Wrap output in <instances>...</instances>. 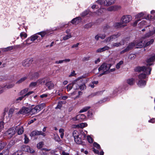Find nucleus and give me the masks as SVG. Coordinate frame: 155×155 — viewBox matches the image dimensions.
Returning a JSON list of instances; mask_svg holds the SVG:
<instances>
[{
    "label": "nucleus",
    "mask_w": 155,
    "mask_h": 155,
    "mask_svg": "<svg viewBox=\"0 0 155 155\" xmlns=\"http://www.w3.org/2000/svg\"><path fill=\"white\" fill-rule=\"evenodd\" d=\"M34 93L33 91H29L27 94H25V95L22 96V95L21 97H19L18 98H17L16 99V101H17V102H19V101H21L22 100V99L24 98L25 97H27L28 96L30 95L33 94Z\"/></svg>",
    "instance_id": "14"
},
{
    "label": "nucleus",
    "mask_w": 155,
    "mask_h": 155,
    "mask_svg": "<svg viewBox=\"0 0 155 155\" xmlns=\"http://www.w3.org/2000/svg\"><path fill=\"white\" fill-rule=\"evenodd\" d=\"M134 82V80L133 78L129 79L127 80V83L130 85H133Z\"/></svg>",
    "instance_id": "33"
},
{
    "label": "nucleus",
    "mask_w": 155,
    "mask_h": 155,
    "mask_svg": "<svg viewBox=\"0 0 155 155\" xmlns=\"http://www.w3.org/2000/svg\"><path fill=\"white\" fill-rule=\"evenodd\" d=\"M29 112L31 113V107H23L18 112V114H28Z\"/></svg>",
    "instance_id": "6"
},
{
    "label": "nucleus",
    "mask_w": 155,
    "mask_h": 155,
    "mask_svg": "<svg viewBox=\"0 0 155 155\" xmlns=\"http://www.w3.org/2000/svg\"><path fill=\"white\" fill-rule=\"evenodd\" d=\"M87 126V124L86 123H81L77 125L76 127H80L81 128H83L84 127H86Z\"/></svg>",
    "instance_id": "31"
},
{
    "label": "nucleus",
    "mask_w": 155,
    "mask_h": 155,
    "mask_svg": "<svg viewBox=\"0 0 155 155\" xmlns=\"http://www.w3.org/2000/svg\"><path fill=\"white\" fill-rule=\"evenodd\" d=\"M15 130L13 128H12L6 131L5 135L7 136L8 138H11L15 134Z\"/></svg>",
    "instance_id": "8"
},
{
    "label": "nucleus",
    "mask_w": 155,
    "mask_h": 155,
    "mask_svg": "<svg viewBox=\"0 0 155 155\" xmlns=\"http://www.w3.org/2000/svg\"><path fill=\"white\" fill-rule=\"evenodd\" d=\"M54 139L57 142H59L61 140L59 137L58 135H54Z\"/></svg>",
    "instance_id": "50"
},
{
    "label": "nucleus",
    "mask_w": 155,
    "mask_h": 155,
    "mask_svg": "<svg viewBox=\"0 0 155 155\" xmlns=\"http://www.w3.org/2000/svg\"><path fill=\"white\" fill-rule=\"evenodd\" d=\"M71 37L72 35L71 33H69L64 36L63 38V39L64 40H66L68 39L71 38Z\"/></svg>",
    "instance_id": "36"
},
{
    "label": "nucleus",
    "mask_w": 155,
    "mask_h": 155,
    "mask_svg": "<svg viewBox=\"0 0 155 155\" xmlns=\"http://www.w3.org/2000/svg\"><path fill=\"white\" fill-rule=\"evenodd\" d=\"M89 13V10H86L81 14V15L82 17H84Z\"/></svg>",
    "instance_id": "46"
},
{
    "label": "nucleus",
    "mask_w": 155,
    "mask_h": 155,
    "mask_svg": "<svg viewBox=\"0 0 155 155\" xmlns=\"http://www.w3.org/2000/svg\"><path fill=\"white\" fill-rule=\"evenodd\" d=\"M81 84H78V86H77L76 87V89H78V88H80L81 90H83L86 88V86L84 84H83L80 85Z\"/></svg>",
    "instance_id": "34"
},
{
    "label": "nucleus",
    "mask_w": 155,
    "mask_h": 155,
    "mask_svg": "<svg viewBox=\"0 0 155 155\" xmlns=\"http://www.w3.org/2000/svg\"><path fill=\"white\" fill-rule=\"evenodd\" d=\"M151 15H147V19H155V11L154 10H152L151 11Z\"/></svg>",
    "instance_id": "26"
},
{
    "label": "nucleus",
    "mask_w": 155,
    "mask_h": 155,
    "mask_svg": "<svg viewBox=\"0 0 155 155\" xmlns=\"http://www.w3.org/2000/svg\"><path fill=\"white\" fill-rule=\"evenodd\" d=\"M135 71H143L144 74H141L138 76L139 81L137 83L138 86L142 87L146 85V81L144 79L147 77V75H149L150 74L151 69L149 68H145L144 67L138 66L136 67Z\"/></svg>",
    "instance_id": "1"
},
{
    "label": "nucleus",
    "mask_w": 155,
    "mask_h": 155,
    "mask_svg": "<svg viewBox=\"0 0 155 155\" xmlns=\"http://www.w3.org/2000/svg\"><path fill=\"white\" fill-rule=\"evenodd\" d=\"M62 101L59 102L57 105V107H55V109H61L62 106Z\"/></svg>",
    "instance_id": "47"
},
{
    "label": "nucleus",
    "mask_w": 155,
    "mask_h": 155,
    "mask_svg": "<svg viewBox=\"0 0 155 155\" xmlns=\"http://www.w3.org/2000/svg\"><path fill=\"white\" fill-rule=\"evenodd\" d=\"M104 0H98L97 1V2L99 4L101 5L103 4V3L104 4Z\"/></svg>",
    "instance_id": "61"
},
{
    "label": "nucleus",
    "mask_w": 155,
    "mask_h": 155,
    "mask_svg": "<svg viewBox=\"0 0 155 155\" xmlns=\"http://www.w3.org/2000/svg\"><path fill=\"white\" fill-rule=\"evenodd\" d=\"M45 106V103H42L36 106L34 108L31 107V113L33 114H37Z\"/></svg>",
    "instance_id": "4"
},
{
    "label": "nucleus",
    "mask_w": 155,
    "mask_h": 155,
    "mask_svg": "<svg viewBox=\"0 0 155 155\" xmlns=\"http://www.w3.org/2000/svg\"><path fill=\"white\" fill-rule=\"evenodd\" d=\"M24 140V143H25L27 144L28 143L29 141V140L26 135H25Z\"/></svg>",
    "instance_id": "54"
},
{
    "label": "nucleus",
    "mask_w": 155,
    "mask_h": 155,
    "mask_svg": "<svg viewBox=\"0 0 155 155\" xmlns=\"http://www.w3.org/2000/svg\"><path fill=\"white\" fill-rule=\"evenodd\" d=\"M144 15V14L143 12H140L136 16L137 18H141Z\"/></svg>",
    "instance_id": "55"
},
{
    "label": "nucleus",
    "mask_w": 155,
    "mask_h": 155,
    "mask_svg": "<svg viewBox=\"0 0 155 155\" xmlns=\"http://www.w3.org/2000/svg\"><path fill=\"white\" fill-rule=\"evenodd\" d=\"M45 85L48 87V88L49 90L53 89L54 87V84L51 81H49L46 82Z\"/></svg>",
    "instance_id": "19"
},
{
    "label": "nucleus",
    "mask_w": 155,
    "mask_h": 155,
    "mask_svg": "<svg viewBox=\"0 0 155 155\" xmlns=\"http://www.w3.org/2000/svg\"><path fill=\"white\" fill-rule=\"evenodd\" d=\"M22 150L25 152H29L31 153H33L35 152V151L32 148H31L29 146H25L22 148Z\"/></svg>",
    "instance_id": "16"
},
{
    "label": "nucleus",
    "mask_w": 155,
    "mask_h": 155,
    "mask_svg": "<svg viewBox=\"0 0 155 155\" xmlns=\"http://www.w3.org/2000/svg\"><path fill=\"white\" fill-rule=\"evenodd\" d=\"M123 64V61H121L119 63H118L116 66V68L117 69H119L120 67V66L121 65H122Z\"/></svg>",
    "instance_id": "48"
},
{
    "label": "nucleus",
    "mask_w": 155,
    "mask_h": 155,
    "mask_svg": "<svg viewBox=\"0 0 155 155\" xmlns=\"http://www.w3.org/2000/svg\"><path fill=\"white\" fill-rule=\"evenodd\" d=\"M135 43V47L137 48H140L144 45V44L141 41H134Z\"/></svg>",
    "instance_id": "18"
},
{
    "label": "nucleus",
    "mask_w": 155,
    "mask_h": 155,
    "mask_svg": "<svg viewBox=\"0 0 155 155\" xmlns=\"http://www.w3.org/2000/svg\"><path fill=\"white\" fill-rule=\"evenodd\" d=\"M135 46V43L134 41L129 44L128 46L127 47L129 50L132 49Z\"/></svg>",
    "instance_id": "28"
},
{
    "label": "nucleus",
    "mask_w": 155,
    "mask_h": 155,
    "mask_svg": "<svg viewBox=\"0 0 155 155\" xmlns=\"http://www.w3.org/2000/svg\"><path fill=\"white\" fill-rule=\"evenodd\" d=\"M22 153L21 152H16L13 153L12 155H21Z\"/></svg>",
    "instance_id": "64"
},
{
    "label": "nucleus",
    "mask_w": 155,
    "mask_h": 155,
    "mask_svg": "<svg viewBox=\"0 0 155 155\" xmlns=\"http://www.w3.org/2000/svg\"><path fill=\"white\" fill-rule=\"evenodd\" d=\"M94 146L97 148V149H100V145L97 143L95 142L94 143Z\"/></svg>",
    "instance_id": "57"
},
{
    "label": "nucleus",
    "mask_w": 155,
    "mask_h": 155,
    "mask_svg": "<svg viewBox=\"0 0 155 155\" xmlns=\"http://www.w3.org/2000/svg\"><path fill=\"white\" fill-rule=\"evenodd\" d=\"M14 111V109L13 108H11L10 109L8 112V116L9 117H11Z\"/></svg>",
    "instance_id": "49"
},
{
    "label": "nucleus",
    "mask_w": 155,
    "mask_h": 155,
    "mask_svg": "<svg viewBox=\"0 0 155 155\" xmlns=\"http://www.w3.org/2000/svg\"><path fill=\"white\" fill-rule=\"evenodd\" d=\"M13 48V46H10L5 48H2V50L3 51H6L12 50Z\"/></svg>",
    "instance_id": "41"
},
{
    "label": "nucleus",
    "mask_w": 155,
    "mask_h": 155,
    "mask_svg": "<svg viewBox=\"0 0 155 155\" xmlns=\"http://www.w3.org/2000/svg\"><path fill=\"white\" fill-rule=\"evenodd\" d=\"M30 40L29 38H28L25 41H24L22 44V47H25L26 46H28L31 43V42H28Z\"/></svg>",
    "instance_id": "24"
},
{
    "label": "nucleus",
    "mask_w": 155,
    "mask_h": 155,
    "mask_svg": "<svg viewBox=\"0 0 155 155\" xmlns=\"http://www.w3.org/2000/svg\"><path fill=\"white\" fill-rule=\"evenodd\" d=\"M27 77L26 76L24 77L21 78L20 80L16 82V84H20L23 81H24L25 80H26L27 78Z\"/></svg>",
    "instance_id": "40"
},
{
    "label": "nucleus",
    "mask_w": 155,
    "mask_h": 155,
    "mask_svg": "<svg viewBox=\"0 0 155 155\" xmlns=\"http://www.w3.org/2000/svg\"><path fill=\"white\" fill-rule=\"evenodd\" d=\"M90 58V57L89 56L84 57L83 58V61H88L89 60Z\"/></svg>",
    "instance_id": "60"
},
{
    "label": "nucleus",
    "mask_w": 155,
    "mask_h": 155,
    "mask_svg": "<svg viewBox=\"0 0 155 155\" xmlns=\"http://www.w3.org/2000/svg\"><path fill=\"white\" fill-rule=\"evenodd\" d=\"M115 2V0H105L104 2L105 5L108 6L113 4Z\"/></svg>",
    "instance_id": "20"
},
{
    "label": "nucleus",
    "mask_w": 155,
    "mask_h": 155,
    "mask_svg": "<svg viewBox=\"0 0 155 155\" xmlns=\"http://www.w3.org/2000/svg\"><path fill=\"white\" fill-rule=\"evenodd\" d=\"M124 41L122 40L119 42L115 43H113L112 46L113 47H118L122 45H124Z\"/></svg>",
    "instance_id": "21"
},
{
    "label": "nucleus",
    "mask_w": 155,
    "mask_h": 155,
    "mask_svg": "<svg viewBox=\"0 0 155 155\" xmlns=\"http://www.w3.org/2000/svg\"><path fill=\"white\" fill-rule=\"evenodd\" d=\"M154 33H155V28H154V31L153 32L150 31L149 32L147 33L145 35V37L146 38H147L151 36Z\"/></svg>",
    "instance_id": "39"
},
{
    "label": "nucleus",
    "mask_w": 155,
    "mask_h": 155,
    "mask_svg": "<svg viewBox=\"0 0 155 155\" xmlns=\"http://www.w3.org/2000/svg\"><path fill=\"white\" fill-rule=\"evenodd\" d=\"M81 18L80 17H77L73 19L71 21V22L73 24L78 23L81 21Z\"/></svg>",
    "instance_id": "23"
},
{
    "label": "nucleus",
    "mask_w": 155,
    "mask_h": 155,
    "mask_svg": "<svg viewBox=\"0 0 155 155\" xmlns=\"http://www.w3.org/2000/svg\"><path fill=\"white\" fill-rule=\"evenodd\" d=\"M120 35L119 34H117L111 36L110 37L111 38V41H112L113 40L115 39L118 38V37L120 36Z\"/></svg>",
    "instance_id": "38"
},
{
    "label": "nucleus",
    "mask_w": 155,
    "mask_h": 155,
    "mask_svg": "<svg viewBox=\"0 0 155 155\" xmlns=\"http://www.w3.org/2000/svg\"><path fill=\"white\" fill-rule=\"evenodd\" d=\"M81 81L80 80L76 79L74 81L72 84H69L67 87V89L68 91H69L71 90L73 87H74V85H76V84H77L79 82Z\"/></svg>",
    "instance_id": "10"
},
{
    "label": "nucleus",
    "mask_w": 155,
    "mask_h": 155,
    "mask_svg": "<svg viewBox=\"0 0 155 155\" xmlns=\"http://www.w3.org/2000/svg\"><path fill=\"white\" fill-rule=\"evenodd\" d=\"M154 40L153 39H151L149 41L146 43L145 45V47H146L152 44Z\"/></svg>",
    "instance_id": "45"
},
{
    "label": "nucleus",
    "mask_w": 155,
    "mask_h": 155,
    "mask_svg": "<svg viewBox=\"0 0 155 155\" xmlns=\"http://www.w3.org/2000/svg\"><path fill=\"white\" fill-rule=\"evenodd\" d=\"M18 134V135L21 134L24 132V129L21 126L17 130Z\"/></svg>",
    "instance_id": "32"
},
{
    "label": "nucleus",
    "mask_w": 155,
    "mask_h": 155,
    "mask_svg": "<svg viewBox=\"0 0 155 155\" xmlns=\"http://www.w3.org/2000/svg\"><path fill=\"white\" fill-rule=\"evenodd\" d=\"M14 86V84H10L8 85L5 86L4 87H2V89L0 91V93H2L4 90H5L6 88L7 89H10L13 87Z\"/></svg>",
    "instance_id": "22"
},
{
    "label": "nucleus",
    "mask_w": 155,
    "mask_h": 155,
    "mask_svg": "<svg viewBox=\"0 0 155 155\" xmlns=\"http://www.w3.org/2000/svg\"><path fill=\"white\" fill-rule=\"evenodd\" d=\"M32 62V60L29 59H27L23 61L22 63V65L25 68H27L31 65Z\"/></svg>",
    "instance_id": "12"
},
{
    "label": "nucleus",
    "mask_w": 155,
    "mask_h": 155,
    "mask_svg": "<svg viewBox=\"0 0 155 155\" xmlns=\"http://www.w3.org/2000/svg\"><path fill=\"white\" fill-rule=\"evenodd\" d=\"M154 61H155V54L153 55L152 56H151V57H150L149 58L147 59V64L146 65V66H143V67H144L146 68H149L151 69V68L149 67V66L153 64L150 63Z\"/></svg>",
    "instance_id": "7"
},
{
    "label": "nucleus",
    "mask_w": 155,
    "mask_h": 155,
    "mask_svg": "<svg viewBox=\"0 0 155 155\" xmlns=\"http://www.w3.org/2000/svg\"><path fill=\"white\" fill-rule=\"evenodd\" d=\"M124 23H123L122 22H116L114 24V26L117 28L122 27H124L126 26L125 25L123 24Z\"/></svg>",
    "instance_id": "27"
},
{
    "label": "nucleus",
    "mask_w": 155,
    "mask_h": 155,
    "mask_svg": "<svg viewBox=\"0 0 155 155\" xmlns=\"http://www.w3.org/2000/svg\"><path fill=\"white\" fill-rule=\"evenodd\" d=\"M6 145V143L4 142L3 143L0 142V150L2 149Z\"/></svg>",
    "instance_id": "52"
},
{
    "label": "nucleus",
    "mask_w": 155,
    "mask_h": 155,
    "mask_svg": "<svg viewBox=\"0 0 155 155\" xmlns=\"http://www.w3.org/2000/svg\"><path fill=\"white\" fill-rule=\"evenodd\" d=\"M64 129L61 128L59 130V132L61 134L60 137L61 138H63L64 136Z\"/></svg>",
    "instance_id": "43"
},
{
    "label": "nucleus",
    "mask_w": 155,
    "mask_h": 155,
    "mask_svg": "<svg viewBox=\"0 0 155 155\" xmlns=\"http://www.w3.org/2000/svg\"><path fill=\"white\" fill-rule=\"evenodd\" d=\"M80 137L81 136L80 135L74 137V140L76 143L78 144H81L82 143L81 139Z\"/></svg>",
    "instance_id": "25"
},
{
    "label": "nucleus",
    "mask_w": 155,
    "mask_h": 155,
    "mask_svg": "<svg viewBox=\"0 0 155 155\" xmlns=\"http://www.w3.org/2000/svg\"><path fill=\"white\" fill-rule=\"evenodd\" d=\"M111 65L106 63H103L99 68L98 71L99 72L101 71L102 73L99 75L100 76H101L107 73L108 71L110 69Z\"/></svg>",
    "instance_id": "3"
},
{
    "label": "nucleus",
    "mask_w": 155,
    "mask_h": 155,
    "mask_svg": "<svg viewBox=\"0 0 155 155\" xmlns=\"http://www.w3.org/2000/svg\"><path fill=\"white\" fill-rule=\"evenodd\" d=\"M100 38L102 39H104L106 37V35L105 34H99Z\"/></svg>",
    "instance_id": "59"
},
{
    "label": "nucleus",
    "mask_w": 155,
    "mask_h": 155,
    "mask_svg": "<svg viewBox=\"0 0 155 155\" xmlns=\"http://www.w3.org/2000/svg\"><path fill=\"white\" fill-rule=\"evenodd\" d=\"M120 6L114 5L108 8L107 10L109 11H115L120 9Z\"/></svg>",
    "instance_id": "15"
},
{
    "label": "nucleus",
    "mask_w": 155,
    "mask_h": 155,
    "mask_svg": "<svg viewBox=\"0 0 155 155\" xmlns=\"http://www.w3.org/2000/svg\"><path fill=\"white\" fill-rule=\"evenodd\" d=\"M2 153H3V155H8L9 150L7 149L5 150H3Z\"/></svg>",
    "instance_id": "53"
},
{
    "label": "nucleus",
    "mask_w": 155,
    "mask_h": 155,
    "mask_svg": "<svg viewBox=\"0 0 155 155\" xmlns=\"http://www.w3.org/2000/svg\"><path fill=\"white\" fill-rule=\"evenodd\" d=\"M48 31H43L38 32L32 35L29 38L31 42L34 41L36 40L38 42L40 41L46 35H49Z\"/></svg>",
    "instance_id": "2"
},
{
    "label": "nucleus",
    "mask_w": 155,
    "mask_h": 155,
    "mask_svg": "<svg viewBox=\"0 0 155 155\" xmlns=\"http://www.w3.org/2000/svg\"><path fill=\"white\" fill-rule=\"evenodd\" d=\"M93 24L91 23H89L85 25L84 26L85 28L88 29L91 27L92 26Z\"/></svg>",
    "instance_id": "44"
},
{
    "label": "nucleus",
    "mask_w": 155,
    "mask_h": 155,
    "mask_svg": "<svg viewBox=\"0 0 155 155\" xmlns=\"http://www.w3.org/2000/svg\"><path fill=\"white\" fill-rule=\"evenodd\" d=\"M39 135H41L44 137H45L46 136V134L45 133L41 131H38L37 130L33 131L30 134V136L31 137Z\"/></svg>",
    "instance_id": "11"
},
{
    "label": "nucleus",
    "mask_w": 155,
    "mask_h": 155,
    "mask_svg": "<svg viewBox=\"0 0 155 155\" xmlns=\"http://www.w3.org/2000/svg\"><path fill=\"white\" fill-rule=\"evenodd\" d=\"M86 118V116L84 114H81L77 115L76 117L72 118L73 120H79L83 121Z\"/></svg>",
    "instance_id": "9"
},
{
    "label": "nucleus",
    "mask_w": 155,
    "mask_h": 155,
    "mask_svg": "<svg viewBox=\"0 0 155 155\" xmlns=\"http://www.w3.org/2000/svg\"><path fill=\"white\" fill-rule=\"evenodd\" d=\"M110 41H111L110 37H108L106 38L104 40V42H109Z\"/></svg>",
    "instance_id": "58"
},
{
    "label": "nucleus",
    "mask_w": 155,
    "mask_h": 155,
    "mask_svg": "<svg viewBox=\"0 0 155 155\" xmlns=\"http://www.w3.org/2000/svg\"><path fill=\"white\" fill-rule=\"evenodd\" d=\"M48 81H49V79L48 78H44L38 80L36 82L37 84L39 85L44 84L46 83V82Z\"/></svg>",
    "instance_id": "13"
},
{
    "label": "nucleus",
    "mask_w": 155,
    "mask_h": 155,
    "mask_svg": "<svg viewBox=\"0 0 155 155\" xmlns=\"http://www.w3.org/2000/svg\"><path fill=\"white\" fill-rule=\"evenodd\" d=\"M87 139L90 143H92L93 142V140L92 138L90 137H87Z\"/></svg>",
    "instance_id": "63"
},
{
    "label": "nucleus",
    "mask_w": 155,
    "mask_h": 155,
    "mask_svg": "<svg viewBox=\"0 0 155 155\" xmlns=\"http://www.w3.org/2000/svg\"><path fill=\"white\" fill-rule=\"evenodd\" d=\"M4 123L2 121L0 122V132L4 128Z\"/></svg>",
    "instance_id": "56"
},
{
    "label": "nucleus",
    "mask_w": 155,
    "mask_h": 155,
    "mask_svg": "<svg viewBox=\"0 0 155 155\" xmlns=\"http://www.w3.org/2000/svg\"><path fill=\"white\" fill-rule=\"evenodd\" d=\"M37 83L36 82H32L30 84L29 87L31 88H35L37 85Z\"/></svg>",
    "instance_id": "37"
},
{
    "label": "nucleus",
    "mask_w": 155,
    "mask_h": 155,
    "mask_svg": "<svg viewBox=\"0 0 155 155\" xmlns=\"http://www.w3.org/2000/svg\"><path fill=\"white\" fill-rule=\"evenodd\" d=\"M132 17L130 15H124L120 19L121 22L124 23H127L132 20Z\"/></svg>",
    "instance_id": "5"
},
{
    "label": "nucleus",
    "mask_w": 155,
    "mask_h": 155,
    "mask_svg": "<svg viewBox=\"0 0 155 155\" xmlns=\"http://www.w3.org/2000/svg\"><path fill=\"white\" fill-rule=\"evenodd\" d=\"M28 88H25V89H23V90L21 91L19 93V95H21V96H23L24 95H25V94H27V92H28Z\"/></svg>",
    "instance_id": "30"
},
{
    "label": "nucleus",
    "mask_w": 155,
    "mask_h": 155,
    "mask_svg": "<svg viewBox=\"0 0 155 155\" xmlns=\"http://www.w3.org/2000/svg\"><path fill=\"white\" fill-rule=\"evenodd\" d=\"M20 35L22 39H24L26 38L27 36V34L24 32H21L20 34Z\"/></svg>",
    "instance_id": "35"
},
{
    "label": "nucleus",
    "mask_w": 155,
    "mask_h": 155,
    "mask_svg": "<svg viewBox=\"0 0 155 155\" xmlns=\"http://www.w3.org/2000/svg\"><path fill=\"white\" fill-rule=\"evenodd\" d=\"M106 9L104 8H101L100 9H98L96 12V14L98 15H101L104 11H105Z\"/></svg>",
    "instance_id": "29"
},
{
    "label": "nucleus",
    "mask_w": 155,
    "mask_h": 155,
    "mask_svg": "<svg viewBox=\"0 0 155 155\" xmlns=\"http://www.w3.org/2000/svg\"><path fill=\"white\" fill-rule=\"evenodd\" d=\"M43 145V143L41 142L39 143L37 145V147L38 148L40 149L42 148Z\"/></svg>",
    "instance_id": "51"
},
{
    "label": "nucleus",
    "mask_w": 155,
    "mask_h": 155,
    "mask_svg": "<svg viewBox=\"0 0 155 155\" xmlns=\"http://www.w3.org/2000/svg\"><path fill=\"white\" fill-rule=\"evenodd\" d=\"M90 107L89 106L84 107L80 110V112L81 113H82L85 112L88 110L89 109H90Z\"/></svg>",
    "instance_id": "42"
},
{
    "label": "nucleus",
    "mask_w": 155,
    "mask_h": 155,
    "mask_svg": "<svg viewBox=\"0 0 155 155\" xmlns=\"http://www.w3.org/2000/svg\"><path fill=\"white\" fill-rule=\"evenodd\" d=\"M110 49L109 47L107 46H105L104 47L98 49L96 51L97 53H101L103 51H108Z\"/></svg>",
    "instance_id": "17"
},
{
    "label": "nucleus",
    "mask_w": 155,
    "mask_h": 155,
    "mask_svg": "<svg viewBox=\"0 0 155 155\" xmlns=\"http://www.w3.org/2000/svg\"><path fill=\"white\" fill-rule=\"evenodd\" d=\"M128 51H129V50H128V48H127H127H125L124 50L120 52V53L121 54H122L125 52H126Z\"/></svg>",
    "instance_id": "62"
}]
</instances>
